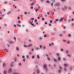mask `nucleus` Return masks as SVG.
<instances>
[{
  "instance_id": "1",
  "label": "nucleus",
  "mask_w": 74,
  "mask_h": 74,
  "mask_svg": "<svg viewBox=\"0 0 74 74\" xmlns=\"http://www.w3.org/2000/svg\"><path fill=\"white\" fill-rule=\"evenodd\" d=\"M43 66H44V68L45 69V70H46V71H48V69H47V65L44 64V65Z\"/></svg>"
},
{
  "instance_id": "2",
  "label": "nucleus",
  "mask_w": 74,
  "mask_h": 74,
  "mask_svg": "<svg viewBox=\"0 0 74 74\" xmlns=\"http://www.w3.org/2000/svg\"><path fill=\"white\" fill-rule=\"evenodd\" d=\"M29 23L30 24V25H31L32 26H33L34 25V24H33V21H31V20H30L29 21Z\"/></svg>"
},
{
  "instance_id": "3",
  "label": "nucleus",
  "mask_w": 74,
  "mask_h": 74,
  "mask_svg": "<svg viewBox=\"0 0 74 74\" xmlns=\"http://www.w3.org/2000/svg\"><path fill=\"white\" fill-rule=\"evenodd\" d=\"M63 19H64V18L63 17L61 18H60V20H59V21L60 22H62V21H63Z\"/></svg>"
},
{
  "instance_id": "4",
  "label": "nucleus",
  "mask_w": 74,
  "mask_h": 74,
  "mask_svg": "<svg viewBox=\"0 0 74 74\" xmlns=\"http://www.w3.org/2000/svg\"><path fill=\"white\" fill-rule=\"evenodd\" d=\"M58 61H60L61 60V57L60 56L58 57Z\"/></svg>"
},
{
  "instance_id": "5",
  "label": "nucleus",
  "mask_w": 74,
  "mask_h": 74,
  "mask_svg": "<svg viewBox=\"0 0 74 74\" xmlns=\"http://www.w3.org/2000/svg\"><path fill=\"white\" fill-rule=\"evenodd\" d=\"M9 73H12V69H10L9 70Z\"/></svg>"
},
{
  "instance_id": "6",
  "label": "nucleus",
  "mask_w": 74,
  "mask_h": 74,
  "mask_svg": "<svg viewBox=\"0 0 74 74\" xmlns=\"http://www.w3.org/2000/svg\"><path fill=\"white\" fill-rule=\"evenodd\" d=\"M11 13V11H9L7 13V15H9V14H10Z\"/></svg>"
},
{
  "instance_id": "7",
  "label": "nucleus",
  "mask_w": 74,
  "mask_h": 74,
  "mask_svg": "<svg viewBox=\"0 0 74 74\" xmlns=\"http://www.w3.org/2000/svg\"><path fill=\"white\" fill-rule=\"evenodd\" d=\"M60 3H59V2H58L56 4V6L57 7H59V6H60Z\"/></svg>"
},
{
  "instance_id": "8",
  "label": "nucleus",
  "mask_w": 74,
  "mask_h": 74,
  "mask_svg": "<svg viewBox=\"0 0 74 74\" xmlns=\"http://www.w3.org/2000/svg\"><path fill=\"white\" fill-rule=\"evenodd\" d=\"M14 63V62H12L11 63V67H13V66L14 65L13 64Z\"/></svg>"
},
{
  "instance_id": "9",
  "label": "nucleus",
  "mask_w": 74,
  "mask_h": 74,
  "mask_svg": "<svg viewBox=\"0 0 74 74\" xmlns=\"http://www.w3.org/2000/svg\"><path fill=\"white\" fill-rule=\"evenodd\" d=\"M64 66L65 67H68V64H64Z\"/></svg>"
},
{
  "instance_id": "10",
  "label": "nucleus",
  "mask_w": 74,
  "mask_h": 74,
  "mask_svg": "<svg viewBox=\"0 0 74 74\" xmlns=\"http://www.w3.org/2000/svg\"><path fill=\"white\" fill-rule=\"evenodd\" d=\"M56 55H57V56H60V54H59V53H56Z\"/></svg>"
},
{
  "instance_id": "11",
  "label": "nucleus",
  "mask_w": 74,
  "mask_h": 74,
  "mask_svg": "<svg viewBox=\"0 0 74 74\" xmlns=\"http://www.w3.org/2000/svg\"><path fill=\"white\" fill-rule=\"evenodd\" d=\"M61 71H62L61 69H59L58 71V72L59 74H60V73H61Z\"/></svg>"
},
{
  "instance_id": "12",
  "label": "nucleus",
  "mask_w": 74,
  "mask_h": 74,
  "mask_svg": "<svg viewBox=\"0 0 74 74\" xmlns=\"http://www.w3.org/2000/svg\"><path fill=\"white\" fill-rule=\"evenodd\" d=\"M28 45V47H33V44H31Z\"/></svg>"
},
{
  "instance_id": "13",
  "label": "nucleus",
  "mask_w": 74,
  "mask_h": 74,
  "mask_svg": "<svg viewBox=\"0 0 74 74\" xmlns=\"http://www.w3.org/2000/svg\"><path fill=\"white\" fill-rule=\"evenodd\" d=\"M40 8L38 7V8L37 9L35 10L36 12H37L38 11V10H39V9H40Z\"/></svg>"
},
{
  "instance_id": "14",
  "label": "nucleus",
  "mask_w": 74,
  "mask_h": 74,
  "mask_svg": "<svg viewBox=\"0 0 74 74\" xmlns=\"http://www.w3.org/2000/svg\"><path fill=\"white\" fill-rule=\"evenodd\" d=\"M53 59L54 60V61L55 62H57V60H56V59L53 58Z\"/></svg>"
},
{
  "instance_id": "15",
  "label": "nucleus",
  "mask_w": 74,
  "mask_h": 74,
  "mask_svg": "<svg viewBox=\"0 0 74 74\" xmlns=\"http://www.w3.org/2000/svg\"><path fill=\"white\" fill-rule=\"evenodd\" d=\"M24 47H25V48H28V45H24Z\"/></svg>"
},
{
  "instance_id": "16",
  "label": "nucleus",
  "mask_w": 74,
  "mask_h": 74,
  "mask_svg": "<svg viewBox=\"0 0 74 74\" xmlns=\"http://www.w3.org/2000/svg\"><path fill=\"white\" fill-rule=\"evenodd\" d=\"M46 56L47 57V58H49V56L48 55L46 54Z\"/></svg>"
},
{
  "instance_id": "17",
  "label": "nucleus",
  "mask_w": 74,
  "mask_h": 74,
  "mask_svg": "<svg viewBox=\"0 0 74 74\" xmlns=\"http://www.w3.org/2000/svg\"><path fill=\"white\" fill-rule=\"evenodd\" d=\"M37 73L38 74H39L40 73V71L38 70L37 71Z\"/></svg>"
},
{
  "instance_id": "18",
  "label": "nucleus",
  "mask_w": 74,
  "mask_h": 74,
  "mask_svg": "<svg viewBox=\"0 0 74 74\" xmlns=\"http://www.w3.org/2000/svg\"><path fill=\"white\" fill-rule=\"evenodd\" d=\"M4 50L6 52H8V50L7 49L5 48V49H4Z\"/></svg>"
},
{
  "instance_id": "19",
  "label": "nucleus",
  "mask_w": 74,
  "mask_h": 74,
  "mask_svg": "<svg viewBox=\"0 0 74 74\" xmlns=\"http://www.w3.org/2000/svg\"><path fill=\"white\" fill-rule=\"evenodd\" d=\"M64 71H67V69H66V68L64 67Z\"/></svg>"
},
{
  "instance_id": "20",
  "label": "nucleus",
  "mask_w": 74,
  "mask_h": 74,
  "mask_svg": "<svg viewBox=\"0 0 74 74\" xmlns=\"http://www.w3.org/2000/svg\"><path fill=\"white\" fill-rule=\"evenodd\" d=\"M37 58H38V59H40V56H39V55H37Z\"/></svg>"
},
{
  "instance_id": "21",
  "label": "nucleus",
  "mask_w": 74,
  "mask_h": 74,
  "mask_svg": "<svg viewBox=\"0 0 74 74\" xmlns=\"http://www.w3.org/2000/svg\"><path fill=\"white\" fill-rule=\"evenodd\" d=\"M17 26H19V27H21V25L19 24H17Z\"/></svg>"
},
{
  "instance_id": "22",
  "label": "nucleus",
  "mask_w": 74,
  "mask_h": 74,
  "mask_svg": "<svg viewBox=\"0 0 74 74\" xmlns=\"http://www.w3.org/2000/svg\"><path fill=\"white\" fill-rule=\"evenodd\" d=\"M16 51H19V49L18 47L16 48Z\"/></svg>"
},
{
  "instance_id": "23",
  "label": "nucleus",
  "mask_w": 74,
  "mask_h": 74,
  "mask_svg": "<svg viewBox=\"0 0 74 74\" xmlns=\"http://www.w3.org/2000/svg\"><path fill=\"white\" fill-rule=\"evenodd\" d=\"M26 58L27 59H29V55H27L26 56Z\"/></svg>"
},
{
  "instance_id": "24",
  "label": "nucleus",
  "mask_w": 74,
  "mask_h": 74,
  "mask_svg": "<svg viewBox=\"0 0 74 74\" xmlns=\"http://www.w3.org/2000/svg\"><path fill=\"white\" fill-rule=\"evenodd\" d=\"M69 50H66V53H69Z\"/></svg>"
},
{
  "instance_id": "25",
  "label": "nucleus",
  "mask_w": 74,
  "mask_h": 74,
  "mask_svg": "<svg viewBox=\"0 0 74 74\" xmlns=\"http://www.w3.org/2000/svg\"><path fill=\"white\" fill-rule=\"evenodd\" d=\"M14 40L15 41H16V37H14Z\"/></svg>"
},
{
  "instance_id": "26",
  "label": "nucleus",
  "mask_w": 74,
  "mask_h": 74,
  "mask_svg": "<svg viewBox=\"0 0 74 74\" xmlns=\"http://www.w3.org/2000/svg\"><path fill=\"white\" fill-rule=\"evenodd\" d=\"M6 73H7V72H6V71H4L3 74H6Z\"/></svg>"
},
{
  "instance_id": "27",
  "label": "nucleus",
  "mask_w": 74,
  "mask_h": 74,
  "mask_svg": "<svg viewBox=\"0 0 74 74\" xmlns=\"http://www.w3.org/2000/svg\"><path fill=\"white\" fill-rule=\"evenodd\" d=\"M46 3H50V2H49V1L47 0V1Z\"/></svg>"
},
{
  "instance_id": "28",
  "label": "nucleus",
  "mask_w": 74,
  "mask_h": 74,
  "mask_svg": "<svg viewBox=\"0 0 74 74\" xmlns=\"http://www.w3.org/2000/svg\"><path fill=\"white\" fill-rule=\"evenodd\" d=\"M39 49V47H37L36 48V50L37 51L38 50V49Z\"/></svg>"
},
{
  "instance_id": "29",
  "label": "nucleus",
  "mask_w": 74,
  "mask_h": 74,
  "mask_svg": "<svg viewBox=\"0 0 74 74\" xmlns=\"http://www.w3.org/2000/svg\"><path fill=\"white\" fill-rule=\"evenodd\" d=\"M32 52H31V51H29V55H31V54H32Z\"/></svg>"
},
{
  "instance_id": "30",
  "label": "nucleus",
  "mask_w": 74,
  "mask_h": 74,
  "mask_svg": "<svg viewBox=\"0 0 74 74\" xmlns=\"http://www.w3.org/2000/svg\"><path fill=\"white\" fill-rule=\"evenodd\" d=\"M22 58L23 59H25V56H22Z\"/></svg>"
},
{
  "instance_id": "31",
  "label": "nucleus",
  "mask_w": 74,
  "mask_h": 74,
  "mask_svg": "<svg viewBox=\"0 0 74 74\" xmlns=\"http://www.w3.org/2000/svg\"><path fill=\"white\" fill-rule=\"evenodd\" d=\"M34 4V3H31L30 5H33Z\"/></svg>"
},
{
  "instance_id": "32",
  "label": "nucleus",
  "mask_w": 74,
  "mask_h": 74,
  "mask_svg": "<svg viewBox=\"0 0 74 74\" xmlns=\"http://www.w3.org/2000/svg\"><path fill=\"white\" fill-rule=\"evenodd\" d=\"M67 56H69V57L70 58V57H71V56H70V55L69 54H67Z\"/></svg>"
},
{
  "instance_id": "33",
  "label": "nucleus",
  "mask_w": 74,
  "mask_h": 74,
  "mask_svg": "<svg viewBox=\"0 0 74 74\" xmlns=\"http://www.w3.org/2000/svg\"><path fill=\"white\" fill-rule=\"evenodd\" d=\"M70 70H73V67H71Z\"/></svg>"
},
{
  "instance_id": "34",
  "label": "nucleus",
  "mask_w": 74,
  "mask_h": 74,
  "mask_svg": "<svg viewBox=\"0 0 74 74\" xmlns=\"http://www.w3.org/2000/svg\"><path fill=\"white\" fill-rule=\"evenodd\" d=\"M61 50V51L62 52H63V51H64V50H63V49H60Z\"/></svg>"
},
{
  "instance_id": "35",
  "label": "nucleus",
  "mask_w": 74,
  "mask_h": 74,
  "mask_svg": "<svg viewBox=\"0 0 74 74\" xmlns=\"http://www.w3.org/2000/svg\"><path fill=\"white\" fill-rule=\"evenodd\" d=\"M71 7H69L68 8V10H71Z\"/></svg>"
},
{
  "instance_id": "36",
  "label": "nucleus",
  "mask_w": 74,
  "mask_h": 74,
  "mask_svg": "<svg viewBox=\"0 0 74 74\" xmlns=\"http://www.w3.org/2000/svg\"><path fill=\"white\" fill-rule=\"evenodd\" d=\"M62 36H63V35L62 34H60V37H62Z\"/></svg>"
},
{
  "instance_id": "37",
  "label": "nucleus",
  "mask_w": 74,
  "mask_h": 74,
  "mask_svg": "<svg viewBox=\"0 0 74 74\" xmlns=\"http://www.w3.org/2000/svg\"><path fill=\"white\" fill-rule=\"evenodd\" d=\"M43 49H46V46H44L43 47Z\"/></svg>"
},
{
  "instance_id": "38",
  "label": "nucleus",
  "mask_w": 74,
  "mask_h": 74,
  "mask_svg": "<svg viewBox=\"0 0 74 74\" xmlns=\"http://www.w3.org/2000/svg\"><path fill=\"white\" fill-rule=\"evenodd\" d=\"M49 26H52V24H51V23H49Z\"/></svg>"
},
{
  "instance_id": "39",
  "label": "nucleus",
  "mask_w": 74,
  "mask_h": 74,
  "mask_svg": "<svg viewBox=\"0 0 74 74\" xmlns=\"http://www.w3.org/2000/svg\"><path fill=\"white\" fill-rule=\"evenodd\" d=\"M42 21H44V20H45V18H42Z\"/></svg>"
},
{
  "instance_id": "40",
  "label": "nucleus",
  "mask_w": 74,
  "mask_h": 74,
  "mask_svg": "<svg viewBox=\"0 0 74 74\" xmlns=\"http://www.w3.org/2000/svg\"><path fill=\"white\" fill-rule=\"evenodd\" d=\"M51 7H53V3H51Z\"/></svg>"
},
{
  "instance_id": "41",
  "label": "nucleus",
  "mask_w": 74,
  "mask_h": 74,
  "mask_svg": "<svg viewBox=\"0 0 74 74\" xmlns=\"http://www.w3.org/2000/svg\"><path fill=\"white\" fill-rule=\"evenodd\" d=\"M61 9L62 10V11H63V10H64V8H61Z\"/></svg>"
},
{
  "instance_id": "42",
  "label": "nucleus",
  "mask_w": 74,
  "mask_h": 74,
  "mask_svg": "<svg viewBox=\"0 0 74 74\" xmlns=\"http://www.w3.org/2000/svg\"><path fill=\"white\" fill-rule=\"evenodd\" d=\"M40 49H41V48H42V45H40Z\"/></svg>"
},
{
  "instance_id": "43",
  "label": "nucleus",
  "mask_w": 74,
  "mask_h": 74,
  "mask_svg": "<svg viewBox=\"0 0 74 74\" xmlns=\"http://www.w3.org/2000/svg\"><path fill=\"white\" fill-rule=\"evenodd\" d=\"M62 1V2H64L66 1V0H61Z\"/></svg>"
},
{
  "instance_id": "44",
  "label": "nucleus",
  "mask_w": 74,
  "mask_h": 74,
  "mask_svg": "<svg viewBox=\"0 0 74 74\" xmlns=\"http://www.w3.org/2000/svg\"><path fill=\"white\" fill-rule=\"evenodd\" d=\"M47 59L49 60H50V58L49 57H48V58H47Z\"/></svg>"
},
{
  "instance_id": "45",
  "label": "nucleus",
  "mask_w": 74,
  "mask_h": 74,
  "mask_svg": "<svg viewBox=\"0 0 74 74\" xmlns=\"http://www.w3.org/2000/svg\"><path fill=\"white\" fill-rule=\"evenodd\" d=\"M32 59H34V56H32Z\"/></svg>"
},
{
  "instance_id": "46",
  "label": "nucleus",
  "mask_w": 74,
  "mask_h": 74,
  "mask_svg": "<svg viewBox=\"0 0 74 74\" xmlns=\"http://www.w3.org/2000/svg\"><path fill=\"white\" fill-rule=\"evenodd\" d=\"M34 18H31V20H34Z\"/></svg>"
},
{
  "instance_id": "47",
  "label": "nucleus",
  "mask_w": 74,
  "mask_h": 74,
  "mask_svg": "<svg viewBox=\"0 0 74 74\" xmlns=\"http://www.w3.org/2000/svg\"><path fill=\"white\" fill-rule=\"evenodd\" d=\"M51 0V1H52L53 3H55V0Z\"/></svg>"
},
{
  "instance_id": "48",
  "label": "nucleus",
  "mask_w": 74,
  "mask_h": 74,
  "mask_svg": "<svg viewBox=\"0 0 74 74\" xmlns=\"http://www.w3.org/2000/svg\"><path fill=\"white\" fill-rule=\"evenodd\" d=\"M59 68H60V70H62V67L61 66H59Z\"/></svg>"
},
{
  "instance_id": "49",
  "label": "nucleus",
  "mask_w": 74,
  "mask_h": 74,
  "mask_svg": "<svg viewBox=\"0 0 74 74\" xmlns=\"http://www.w3.org/2000/svg\"><path fill=\"white\" fill-rule=\"evenodd\" d=\"M24 14L25 15H26L27 14V12H24Z\"/></svg>"
},
{
  "instance_id": "50",
  "label": "nucleus",
  "mask_w": 74,
  "mask_h": 74,
  "mask_svg": "<svg viewBox=\"0 0 74 74\" xmlns=\"http://www.w3.org/2000/svg\"><path fill=\"white\" fill-rule=\"evenodd\" d=\"M64 8L65 9H67V7H66V6H65L64 7Z\"/></svg>"
},
{
  "instance_id": "51",
  "label": "nucleus",
  "mask_w": 74,
  "mask_h": 74,
  "mask_svg": "<svg viewBox=\"0 0 74 74\" xmlns=\"http://www.w3.org/2000/svg\"><path fill=\"white\" fill-rule=\"evenodd\" d=\"M8 2H4V3L6 4H7L8 3Z\"/></svg>"
},
{
  "instance_id": "52",
  "label": "nucleus",
  "mask_w": 74,
  "mask_h": 74,
  "mask_svg": "<svg viewBox=\"0 0 74 74\" xmlns=\"http://www.w3.org/2000/svg\"><path fill=\"white\" fill-rule=\"evenodd\" d=\"M3 67L5 66V63H3Z\"/></svg>"
},
{
  "instance_id": "53",
  "label": "nucleus",
  "mask_w": 74,
  "mask_h": 74,
  "mask_svg": "<svg viewBox=\"0 0 74 74\" xmlns=\"http://www.w3.org/2000/svg\"><path fill=\"white\" fill-rule=\"evenodd\" d=\"M63 60L64 61H66V59L64 58H63Z\"/></svg>"
},
{
  "instance_id": "54",
  "label": "nucleus",
  "mask_w": 74,
  "mask_h": 74,
  "mask_svg": "<svg viewBox=\"0 0 74 74\" xmlns=\"http://www.w3.org/2000/svg\"><path fill=\"white\" fill-rule=\"evenodd\" d=\"M69 37H71V34H68Z\"/></svg>"
},
{
  "instance_id": "55",
  "label": "nucleus",
  "mask_w": 74,
  "mask_h": 74,
  "mask_svg": "<svg viewBox=\"0 0 74 74\" xmlns=\"http://www.w3.org/2000/svg\"><path fill=\"white\" fill-rule=\"evenodd\" d=\"M7 46H8V47H10V45L9 44H8Z\"/></svg>"
},
{
  "instance_id": "56",
  "label": "nucleus",
  "mask_w": 74,
  "mask_h": 74,
  "mask_svg": "<svg viewBox=\"0 0 74 74\" xmlns=\"http://www.w3.org/2000/svg\"><path fill=\"white\" fill-rule=\"evenodd\" d=\"M31 9H33V6H31L30 8Z\"/></svg>"
},
{
  "instance_id": "57",
  "label": "nucleus",
  "mask_w": 74,
  "mask_h": 74,
  "mask_svg": "<svg viewBox=\"0 0 74 74\" xmlns=\"http://www.w3.org/2000/svg\"><path fill=\"white\" fill-rule=\"evenodd\" d=\"M21 22V21H19L18 22V23H20Z\"/></svg>"
},
{
  "instance_id": "58",
  "label": "nucleus",
  "mask_w": 74,
  "mask_h": 74,
  "mask_svg": "<svg viewBox=\"0 0 74 74\" xmlns=\"http://www.w3.org/2000/svg\"><path fill=\"white\" fill-rule=\"evenodd\" d=\"M71 21H72V22H73V21H74V19L73 18H72L71 19Z\"/></svg>"
},
{
  "instance_id": "59",
  "label": "nucleus",
  "mask_w": 74,
  "mask_h": 74,
  "mask_svg": "<svg viewBox=\"0 0 74 74\" xmlns=\"http://www.w3.org/2000/svg\"><path fill=\"white\" fill-rule=\"evenodd\" d=\"M23 61L24 62H25V58H23Z\"/></svg>"
},
{
  "instance_id": "60",
  "label": "nucleus",
  "mask_w": 74,
  "mask_h": 74,
  "mask_svg": "<svg viewBox=\"0 0 74 74\" xmlns=\"http://www.w3.org/2000/svg\"><path fill=\"white\" fill-rule=\"evenodd\" d=\"M40 1L42 3H43V2H44V1H43V0H40Z\"/></svg>"
},
{
  "instance_id": "61",
  "label": "nucleus",
  "mask_w": 74,
  "mask_h": 74,
  "mask_svg": "<svg viewBox=\"0 0 74 74\" xmlns=\"http://www.w3.org/2000/svg\"><path fill=\"white\" fill-rule=\"evenodd\" d=\"M37 19H40V17H37Z\"/></svg>"
},
{
  "instance_id": "62",
  "label": "nucleus",
  "mask_w": 74,
  "mask_h": 74,
  "mask_svg": "<svg viewBox=\"0 0 74 74\" xmlns=\"http://www.w3.org/2000/svg\"><path fill=\"white\" fill-rule=\"evenodd\" d=\"M39 39H40V40H42V37H40Z\"/></svg>"
},
{
  "instance_id": "63",
  "label": "nucleus",
  "mask_w": 74,
  "mask_h": 74,
  "mask_svg": "<svg viewBox=\"0 0 74 74\" xmlns=\"http://www.w3.org/2000/svg\"><path fill=\"white\" fill-rule=\"evenodd\" d=\"M13 74H19V73H14Z\"/></svg>"
},
{
  "instance_id": "64",
  "label": "nucleus",
  "mask_w": 74,
  "mask_h": 74,
  "mask_svg": "<svg viewBox=\"0 0 74 74\" xmlns=\"http://www.w3.org/2000/svg\"><path fill=\"white\" fill-rule=\"evenodd\" d=\"M74 23H72V26H74Z\"/></svg>"
}]
</instances>
